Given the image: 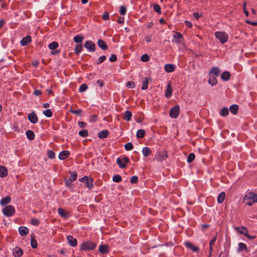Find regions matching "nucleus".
Returning a JSON list of instances; mask_svg holds the SVG:
<instances>
[{
    "mask_svg": "<svg viewBox=\"0 0 257 257\" xmlns=\"http://www.w3.org/2000/svg\"><path fill=\"white\" fill-rule=\"evenodd\" d=\"M11 200V198L9 196H6L4 198H3L1 200V204L2 205H5L8 204L10 202Z\"/></svg>",
    "mask_w": 257,
    "mask_h": 257,
    "instance_id": "b1692460",
    "label": "nucleus"
},
{
    "mask_svg": "<svg viewBox=\"0 0 257 257\" xmlns=\"http://www.w3.org/2000/svg\"><path fill=\"white\" fill-rule=\"evenodd\" d=\"M116 163L120 168H125L126 165L122 162L121 158H118L116 160Z\"/></svg>",
    "mask_w": 257,
    "mask_h": 257,
    "instance_id": "58836bf2",
    "label": "nucleus"
},
{
    "mask_svg": "<svg viewBox=\"0 0 257 257\" xmlns=\"http://www.w3.org/2000/svg\"><path fill=\"white\" fill-rule=\"evenodd\" d=\"M47 156L50 159H53L55 157V154L53 151L49 150L47 152Z\"/></svg>",
    "mask_w": 257,
    "mask_h": 257,
    "instance_id": "5fc2aeb1",
    "label": "nucleus"
},
{
    "mask_svg": "<svg viewBox=\"0 0 257 257\" xmlns=\"http://www.w3.org/2000/svg\"><path fill=\"white\" fill-rule=\"evenodd\" d=\"M136 135L138 138H143L145 137V132L144 130H139L137 132Z\"/></svg>",
    "mask_w": 257,
    "mask_h": 257,
    "instance_id": "ea45409f",
    "label": "nucleus"
},
{
    "mask_svg": "<svg viewBox=\"0 0 257 257\" xmlns=\"http://www.w3.org/2000/svg\"><path fill=\"white\" fill-rule=\"evenodd\" d=\"M243 250H245L246 251H248L246 245L242 242H240L238 243V251H242Z\"/></svg>",
    "mask_w": 257,
    "mask_h": 257,
    "instance_id": "bb28decb",
    "label": "nucleus"
},
{
    "mask_svg": "<svg viewBox=\"0 0 257 257\" xmlns=\"http://www.w3.org/2000/svg\"><path fill=\"white\" fill-rule=\"evenodd\" d=\"M230 73L227 71H224L221 75V79L224 81L228 80L230 78Z\"/></svg>",
    "mask_w": 257,
    "mask_h": 257,
    "instance_id": "c756f323",
    "label": "nucleus"
},
{
    "mask_svg": "<svg viewBox=\"0 0 257 257\" xmlns=\"http://www.w3.org/2000/svg\"><path fill=\"white\" fill-rule=\"evenodd\" d=\"M142 153L144 157H147L151 154V150L148 147H144L142 150Z\"/></svg>",
    "mask_w": 257,
    "mask_h": 257,
    "instance_id": "cd10ccee",
    "label": "nucleus"
},
{
    "mask_svg": "<svg viewBox=\"0 0 257 257\" xmlns=\"http://www.w3.org/2000/svg\"><path fill=\"white\" fill-rule=\"evenodd\" d=\"M119 14L121 15H124L126 14V9L125 7L121 6L119 9Z\"/></svg>",
    "mask_w": 257,
    "mask_h": 257,
    "instance_id": "4d7b16f0",
    "label": "nucleus"
},
{
    "mask_svg": "<svg viewBox=\"0 0 257 257\" xmlns=\"http://www.w3.org/2000/svg\"><path fill=\"white\" fill-rule=\"evenodd\" d=\"M185 245L186 247L190 248L194 252H198L199 251V248L198 247L195 246L193 243L189 241L185 242Z\"/></svg>",
    "mask_w": 257,
    "mask_h": 257,
    "instance_id": "9b49d317",
    "label": "nucleus"
},
{
    "mask_svg": "<svg viewBox=\"0 0 257 257\" xmlns=\"http://www.w3.org/2000/svg\"><path fill=\"white\" fill-rule=\"evenodd\" d=\"M220 72V69L218 67H213L210 71V74L213 75L214 76H217Z\"/></svg>",
    "mask_w": 257,
    "mask_h": 257,
    "instance_id": "a878e982",
    "label": "nucleus"
},
{
    "mask_svg": "<svg viewBox=\"0 0 257 257\" xmlns=\"http://www.w3.org/2000/svg\"><path fill=\"white\" fill-rule=\"evenodd\" d=\"M173 38L176 40L174 41L172 40V42L176 43H181V40L183 39V35L181 33L179 32H174V34L173 35Z\"/></svg>",
    "mask_w": 257,
    "mask_h": 257,
    "instance_id": "9d476101",
    "label": "nucleus"
},
{
    "mask_svg": "<svg viewBox=\"0 0 257 257\" xmlns=\"http://www.w3.org/2000/svg\"><path fill=\"white\" fill-rule=\"evenodd\" d=\"M26 135L27 136V138L29 140H33L35 138V134L34 132L31 130H28L26 132Z\"/></svg>",
    "mask_w": 257,
    "mask_h": 257,
    "instance_id": "c85d7f7f",
    "label": "nucleus"
},
{
    "mask_svg": "<svg viewBox=\"0 0 257 257\" xmlns=\"http://www.w3.org/2000/svg\"><path fill=\"white\" fill-rule=\"evenodd\" d=\"M31 245L33 248H36L37 247V242L34 238H31Z\"/></svg>",
    "mask_w": 257,
    "mask_h": 257,
    "instance_id": "3c124183",
    "label": "nucleus"
},
{
    "mask_svg": "<svg viewBox=\"0 0 257 257\" xmlns=\"http://www.w3.org/2000/svg\"><path fill=\"white\" fill-rule=\"evenodd\" d=\"M108 134L109 132L106 130H104L98 133V137L100 139H104L108 136Z\"/></svg>",
    "mask_w": 257,
    "mask_h": 257,
    "instance_id": "aec40b11",
    "label": "nucleus"
},
{
    "mask_svg": "<svg viewBox=\"0 0 257 257\" xmlns=\"http://www.w3.org/2000/svg\"><path fill=\"white\" fill-rule=\"evenodd\" d=\"M31 222L34 225H38L40 223L39 220L35 218H32Z\"/></svg>",
    "mask_w": 257,
    "mask_h": 257,
    "instance_id": "bf43d9fd",
    "label": "nucleus"
},
{
    "mask_svg": "<svg viewBox=\"0 0 257 257\" xmlns=\"http://www.w3.org/2000/svg\"><path fill=\"white\" fill-rule=\"evenodd\" d=\"M238 110V106L236 104H232L229 107V110L233 114H237Z\"/></svg>",
    "mask_w": 257,
    "mask_h": 257,
    "instance_id": "393cba45",
    "label": "nucleus"
},
{
    "mask_svg": "<svg viewBox=\"0 0 257 257\" xmlns=\"http://www.w3.org/2000/svg\"><path fill=\"white\" fill-rule=\"evenodd\" d=\"M217 238V235H215L210 241L209 242V247H213V246L214 245L215 242Z\"/></svg>",
    "mask_w": 257,
    "mask_h": 257,
    "instance_id": "052dcab7",
    "label": "nucleus"
},
{
    "mask_svg": "<svg viewBox=\"0 0 257 257\" xmlns=\"http://www.w3.org/2000/svg\"><path fill=\"white\" fill-rule=\"evenodd\" d=\"M84 46L89 52H94L95 51V45L91 41H87Z\"/></svg>",
    "mask_w": 257,
    "mask_h": 257,
    "instance_id": "0eeeda50",
    "label": "nucleus"
},
{
    "mask_svg": "<svg viewBox=\"0 0 257 257\" xmlns=\"http://www.w3.org/2000/svg\"><path fill=\"white\" fill-rule=\"evenodd\" d=\"M141 60L143 62H148L150 60V57L148 54H144L141 56Z\"/></svg>",
    "mask_w": 257,
    "mask_h": 257,
    "instance_id": "864d4df0",
    "label": "nucleus"
},
{
    "mask_svg": "<svg viewBox=\"0 0 257 257\" xmlns=\"http://www.w3.org/2000/svg\"><path fill=\"white\" fill-rule=\"evenodd\" d=\"M43 114L48 117H50L52 115V112L50 109H47L43 111Z\"/></svg>",
    "mask_w": 257,
    "mask_h": 257,
    "instance_id": "49530a36",
    "label": "nucleus"
},
{
    "mask_svg": "<svg viewBox=\"0 0 257 257\" xmlns=\"http://www.w3.org/2000/svg\"><path fill=\"white\" fill-rule=\"evenodd\" d=\"M240 233L242 234H243V235H246L245 234H246V232H247V228L244 227V226H242V227H236L235 228Z\"/></svg>",
    "mask_w": 257,
    "mask_h": 257,
    "instance_id": "473e14b6",
    "label": "nucleus"
},
{
    "mask_svg": "<svg viewBox=\"0 0 257 257\" xmlns=\"http://www.w3.org/2000/svg\"><path fill=\"white\" fill-rule=\"evenodd\" d=\"M132 116V113L131 111L126 110L125 111L123 115V119L126 121H130L131 119Z\"/></svg>",
    "mask_w": 257,
    "mask_h": 257,
    "instance_id": "5701e85b",
    "label": "nucleus"
},
{
    "mask_svg": "<svg viewBox=\"0 0 257 257\" xmlns=\"http://www.w3.org/2000/svg\"><path fill=\"white\" fill-rule=\"evenodd\" d=\"M31 37L30 36H27L22 39L20 44L22 46H26L31 42Z\"/></svg>",
    "mask_w": 257,
    "mask_h": 257,
    "instance_id": "4468645a",
    "label": "nucleus"
},
{
    "mask_svg": "<svg viewBox=\"0 0 257 257\" xmlns=\"http://www.w3.org/2000/svg\"><path fill=\"white\" fill-rule=\"evenodd\" d=\"M172 94V89L171 86V84L169 83L166 90L165 96L167 98H169Z\"/></svg>",
    "mask_w": 257,
    "mask_h": 257,
    "instance_id": "412c9836",
    "label": "nucleus"
},
{
    "mask_svg": "<svg viewBox=\"0 0 257 257\" xmlns=\"http://www.w3.org/2000/svg\"><path fill=\"white\" fill-rule=\"evenodd\" d=\"M13 253L15 257H20L23 254V251L19 247L16 246L13 249Z\"/></svg>",
    "mask_w": 257,
    "mask_h": 257,
    "instance_id": "ddd939ff",
    "label": "nucleus"
},
{
    "mask_svg": "<svg viewBox=\"0 0 257 257\" xmlns=\"http://www.w3.org/2000/svg\"><path fill=\"white\" fill-rule=\"evenodd\" d=\"M97 116L96 114H93L90 117V121L93 122L97 120Z\"/></svg>",
    "mask_w": 257,
    "mask_h": 257,
    "instance_id": "0e129e2a",
    "label": "nucleus"
},
{
    "mask_svg": "<svg viewBox=\"0 0 257 257\" xmlns=\"http://www.w3.org/2000/svg\"><path fill=\"white\" fill-rule=\"evenodd\" d=\"M19 232L21 235L25 236L29 232L28 229L25 226H21L19 228Z\"/></svg>",
    "mask_w": 257,
    "mask_h": 257,
    "instance_id": "f3484780",
    "label": "nucleus"
},
{
    "mask_svg": "<svg viewBox=\"0 0 257 257\" xmlns=\"http://www.w3.org/2000/svg\"><path fill=\"white\" fill-rule=\"evenodd\" d=\"M71 182L72 181H70V180L69 179H67V180H65V183L66 185L69 187H71L72 185Z\"/></svg>",
    "mask_w": 257,
    "mask_h": 257,
    "instance_id": "338daca9",
    "label": "nucleus"
},
{
    "mask_svg": "<svg viewBox=\"0 0 257 257\" xmlns=\"http://www.w3.org/2000/svg\"><path fill=\"white\" fill-rule=\"evenodd\" d=\"M58 212L59 214L61 216L63 217H67V215L66 214L65 211V210L63 209H62L61 208H58Z\"/></svg>",
    "mask_w": 257,
    "mask_h": 257,
    "instance_id": "8fccbe9b",
    "label": "nucleus"
},
{
    "mask_svg": "<svg viewBox=\"0 0 257 257\" xmlns=\"http://www.w3.org/2000/svg\"><path fill=\"white\" fill-rule=\"evenodd\" d=\"M3 214L7 217H11L14 215L15 212L14 207L11 205L6 206L2 210Z\"/></svg>",
    "mask_w": 257,
    "mask_h": 257,
    "instance_id": "20e7f679",
    "label": "nucleus"
},
{
    "mask_svg": "<svg viewBox=\"0 0 257 257\" xmlns=\"http://www.w3.org/2000/svg\"><path fill=\"white\" fill-rule=\"evenodd\" d=\"M148 79L146 77L144 78V80L143 81L141 89L143 90L147 89L148 88Z\"/></svg>",
    "mask_w": 257,
    "mask_h": 257,
    "instance_id": "79ce46f5",
    "label": "nucleus"
},
{
    "mask_svg": "<svg viewBox=\"0 0 257 257\" xmlns=\"http://www.w3.org/2000/svg\"><path fill=\"white\" fill-rule=\"evenodd\" d=\"M195 156L194 153H190L187 158V162L190 163L193 161L195 159Z\"/></svg>",
    "mask_w": 257,
    "mask_h": 257,
    "instance_id": "a18cd8bd",
    "label": "nucleus"
},
{
    "mask_svg": "<svg viewBox=\"0 0 257 257\" xmlns=\"http://www.w3.org/2000/svg\"><path fill=\"white\" fill-rule=\"evenodd\" d=\"M58 43L57 42L54 41L48 45V48L52 50H54L57 49L58 47Z\"/></svg>",
    "mask_w": 257,
    "mask_h": 257,
    "instance_id": "72a5a7b5",
    "label": "nucleus"
},
{
    "mask_svg": "<svg viewBox=\"0 0 257 257\" xmlns=\"http://www.w3.org/2000/svg\"><path fill=\"white\" fill-rule=\"evenodd\" d=\"M79 180L80 182L84 183L85 186L89 188V189H92L94 186L93 180L91 178L85 176L79 179Z\"/></svg>",
    "mask_w": 257,
    "mask_h": 257,
    "instance_id": "7ed1b4c3",
    "label": "nucleus"
},
{
    "mask_svg": "<svg viewBox=\"0 0 257 257\" xmlns=\"http://www.w3.org/2000/svg\"><path fill=\"white\" fill-rule=\"evenodd\" d=\"M138 181V177L137 176H134L131 178V182L132 183H136Z\"/></svg>",
    "mask_w": 257,
    "mask_h": 257,
    "instance_id": "680f3d73",
    "label": "nucleus"
},
{
    "mask_svg": "<svg viewBox=\"0 0 257 257\" xmlns=\"http://www.w3.org/2000/svg\"><path fill=\"white\" fill-rule=\"evenodd\" d=\"M88 88V86L86 84H82L80 85L79 90L80 92H83L86 91Z\"/></svg>",
    "mask_w": 257,
    "mask_h": 257,
    "instance_id": "603ef678",
    "label": "nucleus"
},
{
    "mask_svg": "<svg viewBox=\"0 0 257 257\" xmlns=\"http://www.w3.org/2000/svg\"><path fill=\"white\" fill-rule=\"evenodd\" d=\"M208 83L211 85H216L217 83L216 76H210L208 80Z\"/></svg>",
    "mask_w": 257,
    "mask_h": 257,
    "instance_id": "7c9ffc66",
    "label": "nucleus"
},
{
    "mask_svg": "<svg viewBox=\"0 0 257 257\" xmlns=\"http://www.w3.org/2000/svg\"><path fill=\"white\" fill-rule=\"evenodd\" d=\"M83 40V37L81 35H76L73 38L74 41L76 43H80Z\"/></svg>",
    "mask_w": 257,
    "mask_h": 257,
    "instance_id": "4c0bfd02",
    "label": "nucleus"
},
{
    "mask_svg": "<svg viewBox=\"0 0 257 257\" xmlns=\"http://www.w3.org/2000/svg\"><path fill=\"white\" fill-rule=\"evenodd\" d=\"M106 56L104 55L101 56L98 59L97 62H96V64H100L104 61L106 59Z\"/></svg>",
    "mask_w": 257,
    "mask_h": 257,
    "instance_id": "6e6d98bb",
    "label": "nucleus"
},
{
    "mask_svg": "<svg viewBox=\"0 0 257 257\" xmlns=\"http://www.w3.org/2000/svg\"><path fill=\"white\" fill-rule=\"evenodd\" d=\"M70 155V153L68 151H63L61 152L59 154V159L63 160L68 158Z\"/></svg>",
    "mask_w": 257,
    "mask_h": 257,
    "instance_id": "2eb2a0df",
    "label": "nucleus"
},
{
    "mask_svg": "<svg viewBox=\"0 0 257 257\" xmlns=\"http://www.w3.org/2000/svg\"><path fill=\"white\" fill-rule=\"evenodd\" d=\"M69 173L70 174V177L69 178V179L70 180V181L72 182V181L76 180L77 178V173L75 171H73V172L70 171Z\"/></svg>",
    "mask_w": 257,
    "mask_h": 257,
    "instance_id": "e433bc0d",
    "label": "nucleus"
},
{
    "mask_svg": "<svg viewBox=\"0 0 257 257\" xmlns=\"http://www.w3.org/2000/svg\"><path fill=\"white\" fill-rule=\"evenodd\" d=\"M246 22L248 24H250L253 26H257V21H250L249 20H246Z\"/></svg>",
    "mask_w": 257,
    "mask_h": 257,
    "instance_id": "69168bd1",
    "label": "nucleus"
},
{
    "mask_svg": "<svg viewBox=\"0 0 257 257\" xmlns=\"http://www.w3.org/2000/svg\"><path fill=\"white\" fill-rule=\"evenodd\" d=\"M215 36L222 44L228 41V35L224 32H216L215 33Z\"/></svg>",
    "mask_w": 257,
    "mask_h": 257,
    "instance_id": "39448f33",
    "label": "nucleus"
},
{
    "mask_svg": "<svg viewBox=\"0 0 257 257\" xmlns=\"http://www.w3.org/2000/svg\"><path fill=\"white\" fill-rule=\"evenodd\" d=\"M8 175V170L7 168L4 166H0V177H5Z\"/></svg>",
    "mask_w": 257,
    "mask_h": 257,
    "instance_id": "4be33fe9",
    "label": "nucleus"
},
{
    "mask_svg": "<svg viewBox=\"0 0 257 257\" xmlns=\"http://www.w3.org/2000/svg\"><path fill=\"white\" fill-rule=\"evenodd\" d=\"M153 8L154 11L157 12L158 15L161 14V8L158 4H154L153 5Z\"/></svg>",
    "mask_w": 257,
    "mask_h": 257,
    "instance_id": "a19ab883",
    "label": "nucleus"
},
{
    "mask_svg": "<svg viewBox=\"0 0 257 257\" xmlns=\"http://www.w3.org/2000/svg\"><path fill=\"white\" fill-rule=\"evenodd\" d=\"M112 181L116 183L120 182L121 181V177L119 175H116L113 177Z\"/></svg>",
    "mask_w": 257,
    "mask_h": 257,
    "instance_id": "de8ad7c7",
    "label": "nucleus"
},
{
    "mask_svg": "<svg viewBox=\"0 0 257 257\" xmlns=\"http://www.w3.org/2000/svg\"><path fill=\"white\" fill-rule=\"evenodd\" d=\"M97 45L102 50H104L107 49V45L102 40L99 39L97 41Z\"/></svg>",
    "mask_w": 257,
    "mask_h": 257,
    "instance_id": "6ab92c4d",
    "label": "nucleus"
},
{
    "mask_svg": "<svg viewBox=\"0 0 257 257\" xmlns=\"http://www.w3.org/2000/svg\"><path fill=\"white\" fill-rule=\"evenodd\" d=\"M96 246V244L92 241H86L83 242L80 247V250L83 251H88L94 249Z\"/></svg>",
    "mask_w": 257,
    "mask_h": 257,
    "instance_id": "f03ea898",
    "label": "nucleus"
},
{
    "mask_svg": "<svg viewBox=\"0 0 257 257\" xmlns=\"http://www.w3.org/2000/svg\"><path fill=\"white\" fill-rule=\"evenodd\" d=\"M99 251L101 253H107L108 252V246L107 245H100Z\"/></svg>",
    "mask_w": 257,
    "mask_h": 257,
    "instance_id": "a211bd4d",
    "label": "nucleus"
},
{
    "mask_svg": "<svg viewBox=\"0 0 257 257\" xmlns=\"http://www.w3.org/2000/svg\"><path fill=\"white\" fill-rule=\"evenodd\" d=\"M78 134L82 137H86L88 135V132L86 130H82L79 132Z\"/></svg>",
    "mask_w": 257,
    "mask_h": 257,
    "instance_id": "37998d69",
    "label": "nucleus"
},
{
    "mask_svg": "<svg viewBox=\"0 0 257 257\" xmlns=\"http://www.w3.org/2000/svg\"><path fill=\"white\" fill-rule=\"evenodd\" d=\"M121 160L125 165L130 162V159L126 157H123Z\"/></svg>",
    "mask_w": 257,
    "mask_h": 257,
    "instance_id": "774afa93",
    "label": "nucleus"
},
{
    "mask_svg": "<svg viewBox=\"0 0 257 257\" xmlns=\"http://www.w3.org/2000/svg\"><path fill=\"white\" fill-rule=\"evenodd\" d=\"M110 62H115L117 60V56L115 54H112L109 59Z\"/></svg>",
    "mask_w": 257,
    "mask_h": 257,
    "instance_id": "e2e57ef3",
    "label": "nucleus"
},
{
    "mask_svg": "<svg viewBox=\"0 0 257 257\" xmlns=\"http://www.w3.org/2000/svg\"><path fill=\"white\" fill-rule=\"evenodd\" d=\"M168 157L167 152L166 151H162L157 154L156 156V159L159 162L164 161Z\"/></svg>",
    "mask_w": 257,
    "mask_h": 257,
    "instance_id": "6e6552de",
    "label": "nucleus"
},
{
    "mask_svg": "<svg viewBox=\"0 0 257 257\" xmlns=\"http://www.w3.org/2000/svg\"><path fill=\"white\" fill-rule=\"evenodd\" d=\"M165 70L167 72H172L175 70V67L172 64H167L164 67Z\"/></svg>",
    "mask_w": 257,
    "mask_h": 257,
    "instance_id": "dca6fc26",
    "label": "nucleus"
},
{
    "mask_svg": "<svg viewBox=\"0 0 257 257\" xmlns=\"http://www.w3.org/2000/svg\"><path fill=\"white\" fill-rule=\"evenodd\" d=\"M70 111L73 113L77 115L80 116L81 115V113L82 112V110L81 109H70Z\"/></svg>",
    "mask_w": 257,
    "mask_h": 257,
    "instance_id": "c03bdc74",
    "label": "nucleus"
},
{
    "mask_svg": "<svg viewBox=\"0 0 257 257\" xmlns=\"http://www.w3.org/2000/svg\"><path fill=\"white\" fill-rule=\"evenodd\" d=\"M83 49V46L82 44H77L74 49L75 53L77 55H79Z\"/></svg>",
    "mask_w": 257,
    "mask_h": 257,
    "instance_id": "c9c22d12",
    "label": "nucleus"
},
{
    "mask_svg": "<svg viewBox=\"0 0 257 257\" xmlns=\"http://www.w3.org/2000/svg\"><path fill=\"white\" fill-rule=\"evenodd\" d=\"M229 109L227 107H224L221 109L220 114L222 116H226L228 114Z\"/></svg>",
    "mask_w": 257,
    "mask_h": 257,
    "instance_id": "f704fd0d",
    "label": "nucleus"
},
{
    "mask_svg": "<svg viewBox=\"0 0 257 257\" xmlns=\"http://www.w3.org/2000/svg\"><path fill=\"white\" fill-rule=\"evenodd\" d=\"M243 202L248 206H251L253 203H257V194L249 192L243 198Z\"/></svg>",
    "mask_w": 257,
    "mask_h": 257,
    "instance_id": "f257e3e1",
    "label": "nucleus"
},
{
    "mask_svg": "<svg viewBox=\"0 0 257 257\" xmlns=\"http://www.w3.org/2000/svg\"><path fill=\"white\" fill-rule=\"evenodd\" d=\"M124 148L126 151H130L133 149V145L132 143H127L125 144Z\"/></svg>",
    "mask_w": 257,
    "mask_h": 257,
    "instance_id": "09e8293b",
    "label": "nucleus"
},
{
    "mask_svg": "<svg viewBox=\"0 0 257 257\" xmlns=\"http://www.w3.org/2000/svg\"><path fill=\"white\" fill-rule=\"evenodd\" d=\"M180 106L176 105L170 109L169 115L172 118H177L179 114Z\"/></svg>",
    "mask_w": 257,
    "mask_h": 257,
    "instance_id": "423d86ee",
    "label": "nucleus"
},
{
    "mask_svg": "<svg viewBox=\"0 0 257 257\" xmlns=\"http://www.w3.org/2000/svg\"><path fill=\"white\" fill-rule=\"evenodd\" d=\"M126 86L130 88H133L135 86V83L132 81H128L126 83Z\"/></svg>",
    "mask_w": 257,
    "mask_h": 257,
    "instance_id": "13d9d810",
    "label": "nucleus"
},
{
    "mask_svg": "<svg viewBox=\"0 0 257 257\" xmlns=\"http://www.w3.org/2000/svg\"><path fill=\"white\" fill-rule=\"evenodd\" d=\"M225 193L223 192H221L217 197V201L219 203H222L224 200Z\"/></svg>",
    "mask_w": 257,
    "mask_h": 257,
    "instance_id": "2f4dec72",
    "label": "nucleus"
},
{
    "mask_svg": "<svg viewBox=\"0 0 257 257\" xmlns=\"http://www.w3.org/2000/svg\"><path fill=\"white\" fill-rule=\"evenodd\" d=\"M67 240L69 243V244L73 247L76 246L77 245V240L74 238L71 235H68L67 237Z\"/></svg>",
    "mask_w": 257,
    "mask_h": 257,
    "instance_id": "f8f14e48",
    "label": "nucleus"
},
{
    "mask_svg": "<svg viewBox=\"0 0 257 257\" xmlns=\"http://www.w3.org/2000/svg\"><path fill=\"white\" fill-rule=\"evenodd\" d=\"M28 118L29 120L32 123L35 124L37 123L38 118L37 114L34 111L29 113L28 115Z\"/></svg>",
    "mask_w": 257,
    "mask_h": 257,
    "instance_id": "1a4fd4ad",
    "label": "nucleus"
}]
</instances>
